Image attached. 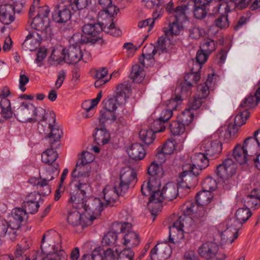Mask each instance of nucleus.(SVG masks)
Listing matches in <instances>:
<instances>
[{"label": "nucleus", "mask_w": 260, "mask_h": 260, "mask_svg": "<svg viewBox=\"0 0 260 260\" xmlns=\"http://www.w3.org/2000/svg\"><path fill=\"white\" fill-rule=\"evenodd\" d=\"M189 7L192 6L194 18L202 20L206 16H214L219 13L220 2L218 0H188Z\"/></svg>", "instance_id": "obj_1"}, {"label": "nucleus", "mask_w": 260, "mask_h": 260, "mask_svg": "<svg viewBox=\"0 0 260 260\" xmlns=\"http://www.w3.org/2000/svg\"><path fill=\"white\" fill-rule=\"evenodd\" d=\"M51 127V125L50 124ZM51 128V132L47 137L48 142L50 144L51 148L48 149L43 152L42 154V161L49 165H53V163L58 158L57 152L54 150L56 149L59 145V142L62 134L61 130L58 128Z\"/></svg>", "instance_id": "obj_2"}, {"label": "nucleus", "mask_w": 260, "mask_h": 260, "mask_svg": "<svg viewBox=\"0 0 260 260\" xmlns=\"http://www.w3.org/2000/svg\"><path fill=\"white\" fill-rule=\"evenodd\" d=\"M61 243L60 235L55 231L51 230L44 234L41 241V249L42 252L47 255L57 253L60 250Z\"/></svg>", "instance_id": "obj_3"}, {"label": "nucleus", "mask_w": 260, "mask_h": 260, "mask_svg": "<svg viewBox=\"0 0 260 260\" xmlns=\"http://www.w3.org/2000/svg\"><path fill=\"white\" fill-rule=\"evenodd\" d=\"M83 35L80 36L79 41L81 44L94 43L97 41L96 37L104 31L103 24L101 23H88L82 27Z\"/></svg>", "instance_id": "obj_4"}, {"label": "nucleus", "mask_w": 260, "mask_h": 260, "mask_svg": "<svg viewBox=\"0 0 260 260\" xmlns=\"http://www.w3.org/2000/svg\"><path fill=\"white\" fill-rule=\"evenodd\" d=\"M137 182V173L135 170L130 168H126L121 172L120 183L118 186L120 192L125 194L129 188L135 186Z\"/></svg>", "instance_id": "obj_5"}, {"label": "nucleus", "mask_w": 260, "mask_h": 260, "mask_svg": "<svg viewBox=\"0 0 260 260\" xmlns=\"http://www.w3.org/2000/svg\"><path fill=\"white\" fill-rule=\"evenodd\" d=\"M79 180V183L77 185V190L75 193H71L70 198L68 200V203L71 204L73 208L77 209H83L85 207V201H87V197L86 196L85 191L87 185L85 184H82Z\"/></svg>", "instance_id": "obj_6"}, {"label": "nucleus", "mask_w": 260, "mask_h": 260, "mask_svg": "<svg viewBox=\"0 0 260 260\" xmlns=\"http://www.w3.org/2000/svg\"><path fill=\"white\" fill-rule=\"evenodd\" d=\"M39 175V178L31 177L28 182L30 184L37 186L42 195L48 196L51 193V187L49 183L51 181L52 177L48 178L46 173H40Z\"/></svg>", "instance_id": "obj_7"}, {"label": "nucleus", "mask_w": 260, "mask_h": 260, "mask_svg": "<svg viewBox=\"0 0 260 260\" xmlns=\"http://www.w3.org/2000/svg\"><path fill=\"white\" fill-rule=\"evenodd\" d=\"M85 207L84 211H86L89 215V217L93 216L95 217L100 215L101 212L104 209V204L100 198L89 197L85 201Z\"/></svg>", "instance_id": "obj_8"}, {"label": "nucleus", "mask_w": 260, "mask_h": 260, "mask_svg": "<svg viewBox=\"0 0 260 260\" xmlns=\"http://www.w3.org/2000/svg\"><path fill=\"white\" fill-rule=\"evenodd\" d=\"M191 164H189L191 171L194 175H200L201 171L206 169L209 165V158L206 153H196L191 157Z\"/></svg>", "instance_id": "obj_9"}, {"label": "nucleus", "mask_w": 260, "mask_h": 260, "mask_svg": "<svg viewBox=\"0 0 260 260\" xmlns=\"http://www.w3.org/2000/svg\"><path fill=\"white\" fill-rule=\"evenodd\" d=\"M64 62L68 64H75L83 57L80 46L77 43L70 45L68 49H63Z\"/></svg>", "instance_id": "obj_10"}, {"label": "nucleus", "mask_w": 260, "mask_h": 260, "mask_svg": "<svg viewBox=\"0 0 260 260\" xmlns=\"http://www.w3.org/2000/svg\"><path fill=\"white\" fill-rule=\"evenodd\" d=\"M236 171V164L232 159L228 158L217 167L216 173L220 178L228 180Z\"/></svg>", "instance_id": "obj_11"}, {"label": "nucleus", "mask_w": 260, "mask_h": 260, "mask_svg": "<svg viewBox=\"0 0 260 260\" xmlns=\"http://www.w3.org/2000/svg\"><path fill=\"white\" fill-rule=\"evenodd\" d=\"M31 115L33 116L32 122H38V128L40 133H45V127L48 125V128L51 130L49 125L51 124V128H55L53 125L50 123H48L47 121V117H46V110L42 107H39L36 108L34 106V110L31 111Z\"/></svg>", "instance_id": "obj_12"}, {"label": "nucleus", "mask_w": 260, "mask_h": 260, "mask_svg": "<svg viewBox=\"0 0 260 260\" xmlns=\"http://www.w3.org/2000/svg\"><path fill=\"white\" fill-rule=\"evenodd\" d=\"M182 101V99L179 95H176L175 98L168 100L166 106L161 111L158 118L161 119L162 122H167L172 116L173 111L177 110Z\"/></svg>", "instance_id": "obj_13"}, {"label": "nucleus", "mask_w": 260, "mask_h": 260, "mask_svg": "<svg viewBox=\"0 0 260 260\" xmlns=\"http://www.w3.org/2000/svg\"><path fill=\"white\" fill-rule=\"evenodd\" d=\"M95 219L93 216L88 218L85 214H81L79 211H75L69 213L67 220L69 223L74 226L82 225L83 227L90 225Z\"/></svg>", "instance_id": "obj_14"}, {"label": "nucleus", "mask_w": 260, "mask_h": 260, "mask_svg": "<svg viewBox=\"0 0 260 260\" xmlns=\"http://www.w3.org/2000/svg\"><path fill=\"white\" fill-rule=\"evenodd\" d=\"M191 168L189 164H185L183 166V171L180 175L183 187L190 188L194 187L197 184V176L199 175H194L191 171Z\"/></svg>", "instance_id": "obj_15"}, {"label": "nucleus", "mask_w": 260, "mask_h": 260, "mask_svg": "<svg viewBox=\"0 0 260 260\" xmlns=\"http://www.w3.org/2000/svg\"><path fill=\"white\" fill-rule=\"evenodd\" d=\"M119 187L116 186L107 185L103 189L104 207H112L119 196H123L124 193L120 192Z\"/></svg>", "instance_id": "obj_16"}, {"label": "nucleus", "mask_w": 260, "mask_h": 260, "mask_svg": "<svg viewBox=\"0 0 260 260\" xmlns=\"http://www.w3.org/2000/svg\"><path fill=\"white\" fill-rule=\"evenodd\" d=\"M27 219L26 212L23 209L16 208L12 210L11 218L9 222L10 223V226L16 231L18 235L20 233V226Z\"/></svg>", "instance_id": "obj_17"}, {"label": "nucleus", "mask_w": 260, "mask_h": 260, "mask_svg": "<svg viewBox=\"0 0 260 260\" xmlns=\"http://www.w3.org/2000/svg\"><path fill=\"white\" fill-rule=\"evenodd\" d=\"M72 5L66 4L62 7L59 6L57 10L54 11L52 14V18L54 21L58 23H65L70 20L72 12H71Z\"/></svg>", "instance_id": "obj_18"}, {"label": "nucleus", "mask_w": 260, "mask_h": 260, "mask_svg": "<svg viewBox=\"0 0 260 260\" xmlns=\"http://www.w3.org/2000/svg\"><path fill=\"white\" fill-rule=\"evenodd\" d=\"M34 110V106L31 104L23 103L14 112V116L18 120L22 122H32L30 117L31 111Z\"/></svg>", "instance_id": "obj_19"}, {"label": "nucleus", "mask_w": 260, "mask_h": 260, "mask_svg": "<svg viewBox=\"0 0 260 260\" xmlns=\"http://www.w3.org/2000/svg\"><path fill=\"white\" fill-rule=\"evenodd\" d=\"M42 40V34L37 31L29 32L22 43V47L26 50L33 51L39 47Z\"/></svg>", "instance_id": "obj_20"}, {"label": "nucleus", "mask_w": 260, "mask_h": 260, "mask_svg": "<svg viewBox=\"0 0 260 260\" xmlns=\"http://www.w3.org/2000/svg\"><path fill=\"white\" fill-rule=\"evenodd\" d=\"M157 51V49L152 44L145 46L143 49L142 56L139 57V62L143 67H148L153 63V56Z\"/></svg>", "instance_id": "obj_21"}, {"label": "nucleus", "mask_w": 260, "mask_h": 260, "mask_svg": "<svg viewBox=\"0 0 260 260\" xmlns=\"http://www.w3.org/2000/svg\"><path fill=\"white\" fill-rule=\"evenodd\" d=\"M202 147L207 156L212 158L218 157L221 151V144L218 141L206 140L203 142Z\"/></svg>", "instance_id": "obj_22"}, {"label": "nucleus", "mask_w": 260, "mask_h": 260, "mask_svg": "<svg viewBox=\"0 0 260 260\" xmlns=\"http://www.w3.org/2000/svg\"><path fill=\"white\" fill-rule=\"evenodd\" d=\"M99 3L103 7V10L99 12L98 18H103L104 15H106L110 21H113L112 17L117 15L119 9L117 8L115 5H112V0H99Z\"/></svg>", "instance_id": "obj_23"}, {"label": "nucleus", "mask_w": 260, "mask_h": 260, "mask_svg": "<svg viewBox=\"0 0 260 260\" xmlns=\"http://www.w3.org/2000/svg\"><path fill=\"white\" fill-rule=\"evenodd\" d=\"M200 79V75L197 72L187 74L184 76V82L181 85V93L190 94L189 91L194 84H197Z\"/></svg>", "instance_id": "obj_24"}, {"label": "nucleus", "mask_w": 260, "mask_h": 260, "mask_svg": "<svg viewBox=\"0 0 260 260\" xmlns=\"http://www.w3.org/2000/svg\"><path fill=\"white\" fill-rule=\"evenodd\" d=\"M30 26L32 29L42 34V36H46L49 29V19L36 16L32 20Z\"/></svg>", "instance_id": "obj_25"}, {"label": "nucleus", "mask_w": 260, "mask_h": 260, "mask_svg": "<svg viewBox=\"0 0 260 260\" xmlns=\"http://www.w3.org/2000/svg\"><path fill=\"white\" fill-rule=\"evenodd\" d=\"M82 162H77L76 167L71 173V176L73 178H83L84 180V183L87 185L89 182V176L90 174V169L87 166L82 165ZM82 181L81 179H80ZM81 183V181H80Z\"/></svg>", "instance_id": "obj_26"}, {"label": "nucleus", "mask_w": 260, "mask_h": 260, "mask_svg": "<svg viewBox=\"0 0 260 260\" xmlns=\"http://www.w3.org/2000/svg\"><path fill=\"white\" fill-rule=\"evenodd\" d=\"M15 12L12 5L2 4L0 6V21L4 24L8 25L14 20Z\"/></svg>", "instance_id": "obj_27"}, {"label": "nucleus", "mask_w": 260, "mask_h": 260, "mask_svg": "<svg viewBox=\"0 0 260 260\" xmlns=\"http://www.w3.org/2000/svg\"><path fill=\"white\" fill-rule=\"evenodd\" d=\"M182 3L176 7L172 11V16L176 21L180 22L185 21L187 19L186 11L190 9L188 0H182Z\"/></svg>", "instance_id": "obj_28"}, {"label": "nucleus", "mask_w": 260, "mask_h": 260, "mask_svg": "<svg viewBox=\"0 0 260 260\" xmlns=\"http://www.w3.org/2000/svg\"><path fill=\"white\" fill-rule=\"evenodd\" d=\"M16 231L10 226V223L0 219V236L7 237L12 241L16 240L18 236Z\"/></svg>", "instance_id": "obj_29"}, {"label": "nucleus", "mask_w": 260, "mask_h": 260, "mask_svg": "<svg viewBox=\"0 0 260 260\" xmlns=\"http://www.w3.org/2000/svg\"><path fill=\"white\" fill-rule=\"evenodd\" d=\"M131 91V86L128 82H124L119 84L116 88L115 96L121 104L125 103L126 100L129 96Z\"/></svg>", "instance_id": "obj_30"}, {"label": "nucleus", "mask_w": 260, "mask_h": 260, "mask_svg": "<svg viewBox=\"0 0 260 260\" xmlns=\"http://www.w3.org/2000/svg\"><path fill=\"white\" fill-rule=\"evenodd\" d=\"M127 153L132 159L136 160H141L146 155L143 145L138 143L133 144L128 149Z\"/></svg>", "instance_id": "obj_31"}, {"label": "nucleus", "mask_w": 260, "mask_h": 260, "mask_svg": "<svg viewBox=\"0 0 260 260\" xmlns=\"http://www.w3.org/2000/svg\"><path fill=\"white\" fill-rule=\"evenodd\" d=\"M93 133L94 141L99 146L107 144L110 140L109 132L104 127L96 128Z\"/></svg>", "instance_id": "obj_32"}, {"label": "nucleus", "mask_w": 260, "mask_h": 260, "mask_svg": "<svg viewBox=\"0 0 260 260\" xmlns=\"http://www.w3.org/2000/svg\"><path fill=\"white\" fill-rule=\"evenodd\" d=\"M30 241L28 239H22L17 245L14 256L16 260H25L26 256L24 254L25 252L29 248Z\"/></svg>", "instance_id": "obj_33"}, {"label": "nucleus", "mask_w": 260, "mask_h": 260, "mask_svg": "<svg viewBox=\"0 0 260 260\" xmlns=\"http://www.w3.org/2000/svg\"><path fill=\"white\" fill-rule=\"evenodd\" d=\"M178 187L174 183H167L162 188V195L164 200L171 201L175 199L178 194Z\"/></svg>", "instance_id": "obj_34"}, {"label": "nucleus", "mask_w": 260, "mask_h": 260, "mask_svg": "<svg viewBox=\"0 0 260 260\" xmlns=\"http://www.w3.org/2000/svg\"><path fill=\"white\" fill-rule=\"evenodd\" d=\"M233 156L236 161L241 165L248 164L249 161V155L242 147L241 144H237L233 150Z\"/></svg>", "instance_id": "obj_35"}, {"label": "nucleus", "mask_w": 260, "mask_h": 260, "mask_svg": "<svg viewBox=\"0 0 260 260\" xmlns=\"http://www.w3.org/2000/svg\"><path fill=\"white\" fill-rule=\"evenodd\" d=\"M157 185H160V182L156 178H150L144 181L141 187L142 194L144 196H150L153 190L157 189Z\"/></svg>", "instance_id": "obj_36"}, {"label": "nucleus", "mask_w": 260, "mask_h": 260, "mask_svg": "<svg viewBox=\"0 0 260 260\" xmlns=\"http://www.w3.org/2000/svg\"><path fill=\"white\" fill-rule=\"evenodd\" d=\"M254 138L252 136L246 138L243 141V145H241V147L248 152L249 157H252V155L254 154L257 148L260 146Z\"/></svg>", "instance_id": "obj_37"}, {"label": "nucleus", "mask_w": 260, "mask_h": 260, "mask_svg": "<svg viewBox=\"0 0 260 260\" xmlns=\"http://www.w3.org/2000/svg\"><path fill=\"white\" fill-rule=\"evenodd\" d=\"M260 101V81L258 83V88L255 93L254 96L250 95L243 101L240 106L246 108H251L256 106Z\"/></svg>", "instance_id": "obj_38"}, {"label": "nucleus", "mask_w": 260, "mask_h": 260, "mask_svg": "<svg viewBox=\"0 0 260 260\" xmlns=\"http://www.w3.org/2000/svg\"><path fill=\"white\" fill-rule=\"evenodd\" d=\"M213 198L211 192L202 190L199 192L196 197V204L200 206L208 207Z\"/></svg>", "instance_id": "obj_39"}, {"label": "nucleus", "mask_w": 260, "mask_h": 260, "mask_svg": "<svg viewBox=\"0 0 260 260\" xmlns=\"http://www.w3.org/2000/svg\"><path fill=\"white\" fill-rule=\"evenodd\" d=\"M197 209L192 221L196 222H203L207 217L211 208L197 205Z\"/></svg>", "instance_id": "obj_40"}, {"label": "nucleus", "mask_w": 260, "mask_h": 260, "mask_svg": "<svg viewBox=\"0 0 260 260\" xmlns=\"http://www.w3.org/2000/svg\"><path fill=\"white\" fill-rule=\"evenodd\" d=\"M143 67V66L141 67L138 64H136L132 67L131 76L134 81L140 83L144 80L145 74Z\"/></svg>", "instance_id": "obj_41"}, {"label": "nucleus", "mask_w": 260, "mask_h": 260, "mask_svg": "<svg viewBox=\"0 0 260 260\" xmlns=\"http://www.w3.org/2000/svg\"><path fill=\"white\" fill-rule=\"evenodd\" d=\"M126 232L127 233L123 236V244L129 245L131 247L137 246L140 243L139 235L134 231L128 230Z\"/></svg>", "instance_id": "obj_42"}, {"label": "nucleus", "mask_w": 260, "mask_h": 260, "mask_svg": "<svg viewBox=\"0 0 260 260\" xmlns=\"http://www.w3.org/2000/svg\"><path fill=\"white\" fill-rule=\"evenodd\" d=\"M0 113L5 118H10L13 113L11 110L10 101L6 98L3 99L0 102Z\"/></svg>", "instance_id": "obj_43"}, {"label": "nucleus", "mask_w": 260, "mask_h": 260, "mask_svg": "<svg viewBox=\"0 0 260 260\" xmlns=\"http://www.w3.org/2000/svg\"><path fill=\"white\" fill-rule=\"evenodd\" d=\"M64 61V54H63V49H53L52 53L49 59V62L51 65L58 64Z\"/></svg>", "instance_id": "obj_44"}, {"label": "nucleus", "mask_w": 260, "mask_h": 260, "mask_svg": "<svg viewBox=\"0 0 260 260\" xmlns=\"http://www.w3.org/2000/svg\"><path fill=\"white\" fill-rule=\"evenodd\" d=\"M169 128L171 134L174 136L181 135L185 131L184 124L179 120L172 121L170 124Z\"/></svg>", "instance_id": "obj_45"}, {"label": "nucleus", "mask_w": 260, "mask_h": 260, "mask_svg": "<svg viewBox=\"0 0 260 260\" xmlns=\"http://www.w3.org/2000/svg\"><path fill=\"white\" fill-rule=\"evenodd\" d=\"M139 137L147 145L151 144L155 139V133L151 129H143L139 132Z\"/></svg>", "instance_id": "obj_46"}, {"label": "nucleus", "mask_w": 260, "mask_h": 260, "mask_svg": "<svg viewBox=\"0 0 260 260\" xmlns=\"http://www.w3.org/2000/svg\"><path fill=\"white\" fill-rule=\"evenodd\" d=\"M102 243L104 246H116L117 243V235L113 232H109L105 235L102 239Z\"/></svg>", "instance_id": "obj_47"}, {"label": "nucleus", "mask_w": 260, "mask_h": 260, "mask_svg": "<svg viewBox=\"0 0 260 260\" xmlns=\"http://www.w3.org/2000/svg\"><path fill=\"white\" fill-rule=\"evenodd\" d=\"M251 215L252 213L248 208L238 209L235 214L236 219L241 223L246 222Z\"/></svg>", "instance_id": "obj_48"}, {"label": "nucleus", "mask_w": 260, "mask_h": 260, "mask_svg": "<svg viewBox=\"0 0 260 260\" xmlns=\"http://www.w3.org/2000/svg\"><path fill=\"white\" fill-rule=\"evenodd\" d=\"M132 228V224L129 222H114L112 226V230L116 234L126 232L130 230Z\"/></svg>", "instance_id": "obj_49"}, {"label": "nucleus", "mask_w": 260, "mask_h": 260, "mask_svg": "<svg viewBox=\"0 0 260 260\" xmlns=\"http://www.w3.org/2000/svg\"><path fill=\"white\" fill-rule=\"evenodd\" d=\"M192 220V218L182 215L173 223L172 228H176L179 231H183V228L187 227V222H190Z\"/></svg>", "instance_id": "obj_50"}, {"label": "nucleus", "mask_w": 260, "mask_h": 260, "mask_svg": "<svg viewBox=\"0 0 260 260\" xmlns=\"http://www.w3.org/2000/svg\"><path fill=\"white\" fill-rule=\"evenodd\" d=\"M238 238V232L235 229V232H232L230 229L221 233V241L223 243L232 244Z\"/></svg>", "instance_id": "obj_51"}, {"label": "nucleus", "mask_w": 260, "mask_h": 260, "mask_svg": "<svg viewBox=\"0 0 260 260\" xmlns=\"http://www.w3.org/2000/svg\"><path fill=\"white\" fill-rule=\"evenodd\" d=\"M102 103L105 109L113 111L116 109L117 105H120L123 104L118 101V98L115 96H108L107 99L103 100Z\"/></svg>", "instance_id": "obj_52"}, {"label": "nucleus", "mask_w": 260, "mask_h": 260, "mask_svg": "<svg viewBox=\"0 0 260 260\" xmlns=\"http://www.w3.org/2000/svg\"><path fill=\"white\" fill-rule=\"evenodd\" d=\"M69 5H72V10L75 12L86 8L91 4V0H74L68 2Z\"/></svg>", "instance_id": "obj_53"}, {"label": "nucleus", "mask_w": 260, "mask_h": 260, "mask_svg": "<svg viewBox=\"0 0 260 260\" xmlns=\"http://www.w3.org/2000/svg\"><path fill=\"white\" fill-rule=\"evenodd\" d=\"M148 173L152 176L151 178H155L154 177L157 176L161 177L162 174V168L160 164L152 162L148 168Z\"/></svg>", "instance_id": "obj_54"}, {"label": "nucleus", "mask_w": 260, "mask_h": 260, "mask_svg": "<svg viewBox=\"0 0 260 260\" xmlns=\"http://www.w3.org/2000/svg\"><path fill=\"white\" fill-rule=\"evenodd\" d=\"M216 48L215 42L210 38L205 39L202 42L200 49L207 53H211Z\"/></svg>", "instance_id": "obj_55"}, {"label": "nucleus", "mask_w": 260, "mask_h": 260, "mask_svg": "<svg viewBox=\"0 0 260 260\" xmlns=\"http://www.w3.org/2000/svg\"><path fill=\"white\" fill-rule=\"evenodd\" d=\"M194 117V113L192 112L189 108L186 109L183 111L179 116V120L184 125H189L192 121Z\"/></svg>", "instance_id": "obj_56"}, {"label": "nucleus", "mask_w": 260, "mask_h": 260, "mask_svg": "<svg viewBox=\"0 0 260 260\" xmlns=\"http://www.w3.org/2000/svg\"><path fill=\"white\" fill-rule=\"evenodd\" d=\"M59 172L60 170L58 164L54 163L53 165L48 166L45 170L40 173L42 174L46 173L47 176L48 178L52 177V178L51 179V180H52L58 175Z\"/></svg>", "instance_id": "obj_57"}, {"label": "nucleus", "mask_w": 260, "mask_h": 260, "mask_svg": "<svg viewBox=\"0 0 260 260\" xmlns=\"http://www.w3.org/2000/svg\"><path fill=\"white\" fill-rule=\"evenodd\" d=\"M217 187V182L213 178L208 177L206 178L202 182L203 190L211 192Z\"/></svg>", "instance_id": "obj_58"}, {"label": "nucleus", "mask_w": 260, "mask_h": 260, "mask_svg": "<svg viewBox=\"0 0 260 260\" xmlns=\"http://www.w3.org/2000/svg\"><path fill=\"white\" fill-rule=\"evenodd\" d=\"M197 205L193 201H188L184 204L182 206V211L183 213L182 215H185L187 217L193 213L197 209Z\"/></svg>", "instance_id": "obj_59"}, {"label": "nucleus", "mask_w": 260, "mask_h": 260, "mask_svg": "<svg viewBox=\"0 0 260 260\" xmlns=\"http://www.w3.org/2000/svg\"><path fill=\"white\" fill-rule=\"evenodd\" d=\"M249 116V112L245 110L239 112L235 118V124L238 126H241L246 123V121Z\"/></svg>", "instance_id": "obj_60"}, {"label": "nucleus", "mask_w": 260, "mask_h": 260, "mask_svg": "<svg viewBox=\"0 0 260 260\" xmlns=\"http://www.w3.org/2000/svg\"><path fill=\"white\" fill-rule=\"evenodd\" d=\"M113 112V111H109L106 109H105L104 111L101 110L99 118L100 122L101 123H104L108 120L115 121L116 119V116L114 114Z\"/></svg>", "instance_id": "obj_61"}, {"label": "nucleus", "mask_w": 260, "mask_h": 260, "mask_svg": "<svg viewBox=\"0 0 260 260\" xmlns=\"http://www.w3.org/2000/svg\"><path fill=\"white\" fill-rule=\"evenodd\" d=\"M166 122H162L161 119L158 118L151 123V129L153 131L154 133H160L164 132L166 127L165 125Z\"/></svg>", "instance_id": "obj_62"}, {"label": "nucleus", "mask_w": 260, "mask_h": 260, "mask_svg": "<svg viewBox=\"0 0 260 260\" xmlns=\"http://www.w3.org/2000/svg\"><path fill=\"white\" fill-rule=\"evenodd\" d=\"M39 202H34L31 203H22V207L24 211H26V214H35L38 212L39 208Z\"/></svg>", "instance_id": "obj_63"}, {"label": "nucleus", "mask_w": 260, "mask_h": 260, "mask_svg": "<svg viewBox=\"0 0 260 260\" xmlns=\"http://www.w3.org/2000/svg\"><path fill=\"white\" fill-rule=\"evenodd\" d=\"M160 185H157V189L153 190L149 198V201L161 203L164 200V197L162 195V190L159 191Z\"/></svg>", "instance_id": "obj_64"}]
</instances>
